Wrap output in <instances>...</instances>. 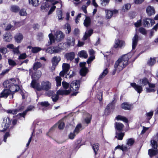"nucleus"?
Listing matches in <instances>:
<instances>
[{
    "label": "nucleus",
    "instance_id": "nucleus-1",
    "mask_svg": "<svg viewBox=\"0 0 158 158\" xmlns=\"http://www.w3.org/2000/svg\"><path fill=\"white\" fill-rule=\"evenodd\" d=\"M31 87L38 91H48L51 88V83L48 81H44L41 83L40 85L36 80L33 79L31 84Z\"/></svg>",
    "mask_w": 158,
    "mask_h": 158
},
{
    "label": "nucleus",
    "instance_id": "nucleus-2",
    "mask_svg": "<svg viewBox=\"0 0 158 158\" xmlns=\"http://www.w3.org/2000/svg\"><path fill=\"white\" fill-rule=\"evenodd\" d=\"M128 60L127 55L122 56L115 62L114 65V68H117L119 72L121 71L127 65Z\"/></svg>",
    "mask_w": 158,
    "mask_h": 158
},
{
    "label": "nucleus",
    "instance_id": "nucleus-3",
    "mask_svg": "<svg viewBox=\"0 0 158 158\" xmlns=\"http://www.w3.org/2000/svg\"><path fill=\"white\" fill-rule=\"evenodd\" d=\"M55 38L52 33L49 34L48 37L50 41L48 42V45H50L55 42V40L57 42H59L62 40L65 37L64 34L60 31H57L55 34Z\"/></svg>",
    "mask_w": 158,
    "mask_h": 158
},
{
    "label": "nucleus",
    "instance_id": "nucleus-4",
    "mask_svg": "<svg viewBox=\"0 0 158 158\" xmlns=\"http://www.w3.org/2000/svg\"><path fill=\"white\" fill-rule=\"evenodd\" d=\"M16 81L19 82V80L18 79L15 80L14 78H12L9 80H7L5 81L3 83V85L6 88H8L9 89L12 84L15 83Z\"/></svg>",
    "mask_w": 158,
    "mask_h": 158
},
{
    "label": "nucleus",
    "instance_id": "nucleus-5",
    "mask_svg": "<svg viewBox=\"0 0 158 158\" xmlns=\"http://www.w3.org/2000/svg\"><path fill=\"white\" fill-rule=\"evenodd\" d=\"M79 81L75 80L73 81L70 84V88L69 89L70 90V92L71 91L73 90H77L79 87Z\"/></svg>",
    "mask_w": 158,
    "mask_h": 158
},
{
    "label": "nucleus",
    "instance_id": "nucleus-6",
    "mask_svg": "<svg viewBox=\"0 0 158 158\" xmlns=\"http://www.w3.org/2000/svg\"><path fill=\"white\" fill-rule=\"evenodd\" d=\"M10 122H11L9 118L8 117H5L3 118L2 125V126H4V130L1 131L2 132H3L6 130L7 128L9 127Z\"/></svg>",
    "mask_w": 158,
    "mask_h": 158
},
{
    "label": "nucleus",
    "instance_id": "nucleus-7",
    "mask_svg": "<svg viewBox=\"0 0 158 158\" xmlns=\"http://www.w3.org/2000/svg\"><path fill=\"white\" fill-rule=\"evenodd\" d=\"M125 45V44L124 41L120 40L118 39H116L115 40L114 47L115 48H121L124 47Z\"/></svg>",
    "mask_w": 158,
    "mask_h": 158
},
{
    "label": "nucleus",
    "instance_id": "nucleus-8",
    "mask_svg": "<svg viewBox=\"0 0 158 158\" xmlns=\"http://www.w3.org/2000/svg\"><path fill=\"white\" fill-rule=\"evenodd\" d=\"M86 64V63L85 62H81L80 63V66L82 67L80 70V75L83 76H85L88 73L87 69L85 67Z\"/></svg>",
    "mask_w": 158,
    "mask_h": 158
},
{
    "label": "nucleus",
    "instance_id": "nucleus-9",
    "mask_svg": "<svg viewBox=\"0 0 158 158\" xmlns=\"http://www.w3.org/2000/svg\"><path fill=\"white\" fill-rule=\"evenodd\" d=\"M143 25L146 27H148L150 26H152L154 23L155 21L153 19L150 18H147L143 20Z\"/></svg>",
    "mask_w": 158,
    "mask_h": 158
},
{
    "label": "nucleus",
    "instance_id": "nucleus-10",
    "mask_svg": "<svg viewBox=\"0 0 158 158\" xmlns=\"http://www.w3.org/2000/svg\"><path fill=\"white\" fill-rule=\"evenodd\" d=\"M130 85L137 93L139 94H140L143 90L142 87L141 85L136 84L135 83H131Z\"/></svg>",
    "mask_w": 158,
    "mask_h": 158
},
{
    "label": "nucleus",
    "instance_id": "nucleus-11",
    "mask_svg": "<svg viewBox=\"0 0 158 158\" xmlns=\"http://www.w3.org/2000/svg\"><path fill=\"white\" fill-rule=\"evenodd\" d=\"M139 36L136 34L132 39V48L135 49L137 45L138 41Z\"/></svg>",
    "mask_w": 158,
    "mask_h": 158
},
{
    "label": "nucleus",
    "instance_id": "nucleus-12",
    "mask_svg": "<svg viewBox=\"0 0 158 158\" xmlns=\"http://www.w3.org/2000/svg\"><path fill=\"white\" fill-rule=\"evenodd\" d=\"M11 93V91L9 89H5L2 90L1 93L0 98H6Z\"/></svg>",
    "mask_w": 158,
    "mask_h": 158
},
{
    "label": "nucleus",
    "instance_id": "nucleus-13",
    "mask_svg": "<svg viewBox=\"0 0 158 158\" xmlns=\"http://www.w3.org/2000/svg\"><path fill=\"white\" fill-rule=\"evenodd\" d=\"M34 109V107L32 106H29L27 109L25 111H23L22 113H20L18 114L20 117H23L24 118L27 113L28 111H31Z\"/></svg>",
    "mask_w": 158,
    "mask_h": 158
},
{
    "label": "nucleus",
    "instance_id": "nucleus-14",
    "mask_svg": "<svg viewBox=\"0 0 158 158\" xmlns=\"http://www.w3.org/2000/svg\"><path fill=\"white\" fill-rule=\"evenodd\" d=\"M106 17L107 19H109L112 17L113 14L117 13L118 11L116 10L112 11L107 10H106Z\"/></svg>",
    "mask_w": 158,
    "mask_h": 158
},
{
    "label": "nucleus",
    "instance_id": "nucleus-15",
    "mask_svg": "<svg viewBox=\"0 0 158 158\" xmlns=\"http://www.w3.org/2000/svg\"><path fill=\"white\" fill-rule=\"evenodd\" d=\"M149 88H146V92L147 93H150L154 92L155 90L154 89L155 86V85L153 84H152L149 83H148Z\"/></svg>",
    "mask_w": 158,
    "mask_h": 158
},
{
    "label": "nucleus",
    "instance_id": "nucleus-16",
    "mask_svg": "<svg viewBox=\"0 0 158 158\" xmlns=\"http://www.w3.org/2000/svg\"><path fill=\"white\" fill-rule=\"evenodd\" d=\"M70 93L69 90H59L57 91L56 94L59 95H68Z\"/></svg>",
    "mask_w": 158,
    "mask_h": 158
},
{
    "label": "nucleus",
    "instance_id": "nucleus-17",
    "mask_svg": "<svg viewBox=\"0 0 158 158\" xmlns=\"http://www.w3.org/2000/svg\"><path fill=\"white\" fill-rule=\"evenodd\" d=\"M75 53L74 52H71L66 53L65 55V57L67 60H72L74 58Z\"/></svg>",
    "mask_w": 158,
    "mask_h": 158
},
{
    "label": "nucleus",
    "instance_id": "nucleus-18",
    "mask_svg": "<svg viewBox=\"0 0 158 158\" xmlns=\"http://www.w3.org/2000/svg\"><path fill=\"white\" fill-rule=\"evenodd\" d=\"M121 107L122 109L125 110H130L132 108L131 105L127 102L122 103L121 105Z\"/></svg>",
    "mask_w": 158,
    "mask_h": 158
},
{
    "label": "nucleus",
    "instance_id": "nucleus-19",
    "mask_svg": "<svg viewBox=\"0 0 158 158\" xmlns=\"http://www.w3.org/2000/svg\"><path fill=\"white\" fill-rule=\"evenodd\" d=\"M23 38V35L21 33L17 34L15 36V41L17 43H20Z\"/></svg>",
    "mask_w": 158,
    "mask_h": 158
},
{
    "label": "nucleus",
    "instance_id": "nucleus-20",
    "mask_svg": "<svg viewBox=\"0 0 158 158\" xmlns=\"http://www.w3.org/2000/svg\"><path fill=\"white\" fill-rule=\"evenodd\" d=\"M146 12L148 15H151L155 13L154 9L153 7L149 6L146 9Z\"/></svg>",
    "mask_w": 158,
    "mask_h": 158
},
{
    "label": "nucleus",
    "instance_id": "nucleus-21",
    "mask_svg": "<svg viewBox=\"0 0 158 158\" xmlns=\"http://www.w3.org/2000/svg\"><path fill=\"white\" fill-rule=\"evenodd\" d=\"M3 39L6 42H10L12 39V37L10 33H6L3 35Z\"/></svg>",
    "mask_w": 158,
    "mask_h": 158
},
{
    "label": "nucleus",
    "instance_id": "nucleus-22",
    "mask_svg": "<svg viewBox=\"0 0 158 158\" xmlns=\"http://www.w3.org/2000/svg\"><path fill=\"white\" fill-rule=\"evenodd\" d=\"M93 30L90 29L87 31H86L84 36L83 40H86L88 37H89L93 34Z\"/></svg>",
    "mask_w": 158,
    "mask_h": 158
},
{
    "label": "nucleus",
    "instance_id": "nucleus-23",
    "mask_svg": "<svg viewBox=\"0 0 158 158\" xmlns=\"http://www.w3.org/2000/svg\"><path fill=\"white\" fill-rule=\"evenodd\" d=\"M61 60L60 57L59 56H54L52 59V64L58 65V63Z\"/></svg>",
    "mask_w": 158,
    "mask_h": 158
},
{
    "label": "nucleus",
    "instance_id": "nucleus-24",
    "mask_svg": "<svg viewBox=\"0 0 158 158\" xmlns=\"http://www.w3.org/2000/svg\"><path fill=\"white\" fill-rule=\"evenodd\" d=\"M67 43L70 47L74 46L75 44V39L73 37H70L68 38Z\"/></svg>",
    "mask_w": 158,
    "mask_h": 158
},
{
    "label": "nucleus",
    "instance_id": "nucleus-25",
    "mask_svg": "<svg viewBox=\"0 0 158 158\" xmlns=\"http://www.w3.org/2000/svg\"><path fill=\"white\" fill-rule=\"evenodd\" d=\"M78 56L80 57L84 58H86L88 57L87 52L84 50H82L78 53Z\"/></svg>",
    "mask_w": 158,
    "mask_h": 158
},
{
    "label": "nucleus",
    "instance_id": "nucleus-26",
    "mask_svg": "<svg viewBox=\"0 0 158 158\" xmlns=\"http://www.w3.org/2000/svg\"><path fill=\"white\" fill-rule=\"evenodd\" d=\"M11 92L12 91V92H15L18 91L19 89V86L15 84H12L10 88Z\"/></svg>",
    "mask_w": 158,
    "mask_h": 158
},
{
    "label": "nucleus",
    "instance_id": "nucleus-27",
    "mask_svg": "<svg viewBox=\"0 0 158 158\" xmlns=\"http://www.w3.org/2000/svg\"><path fill=\"white\" fill-rule=\"evenodd\" d=\"M112 106V102L108 104L105 109L104 111V115H109L110 112V108Z\"/></svg>",
    "mask_w": 158,
    "mask_h": 158
},
{
    "label": "nucleus",
    "instance_id": "nucleus-28",
    "mask_svg": "<svg viewBox=\"0 0 158 158\" xmlns=\"http://www.w3.org/2000/svg\"><path fill=\"white\" fill-rule=\"evenodd\" d=\"M91 19L89 17L86 16V18L84 21V25L86 27H89L90 24Z\"/></svg>",
    "mask_w": 158,
    "mask_h": 158
},
{
    "label": "nucleus",
    "instance_id": "nucleus-29",
    "mask_svg": "<svg viewBox=\"0 0 158 158\" xmlns=\"http://www.w3.org/2000/svg\"><path fill=\"white\" fill-rule=\"evenodd\" d=\"M42 66V64L40 62H36L34 63L33 66V69L36 71L38 69L41 68Z\"/></svg>",
    "mask_w": 158,
    "mask_h": 158
},
{
    "label": "nucleus",
    "instance_id": "nucleus-30",
    "mask_svg": "<svg viewBox=\"0 0 158 158\" xmlns=\"http://www.w3.org/2000/svg\"><path fill=\"white\" fill-rule=\"evenodd\" d=\"M82 127L81 124H78L73 131L77 135V134L79 132L83 129L82 128Z\"/></svg>",
    "mask_w": 158,
    "mask_h": 158
},
{
    "label": "nucleus",
    "instance_id": "nucleus-31",
    "mask_svg": "<svg viewBox=\"0 0 158 158\" xmlns=\"http://www.w3.org/2000/svg\"><path fill=\"white\" fill-rule=\"evenodd\" d=\"M116 118L118 120H122L126 123H127L128 122V120L126 118L121 115H118L116 117Z\"/></svg>",
    "mask_w": 158,
    "mask_h": 158
},
{
    "label": "nucleus",
    "instance_id": "nucleus-32",
    "mask_svg": "<svg viewBox=\"0 0 158 158\" xmlns=\"http://www.w3.org/2000/svg\"><path fill=\"white\" fill-rule=\"evenodd\" d=\"M123 125L119 123H115V127L119 131L122 130L123 127Z\"/></svg>",
    "mask_w": 158,
    "mask_h": 158
},
{
    "label": "nucleus",
    "instance_id": "nucleus-33",
    "mask_svg": "<svg viewBox=\"0 0 158 158\" xmlns=\"http://www.w3.org/2000/svg\"><path fill=\"white\" fill-rule=\"evenodd\" d=\"M139 83L140 84L143 85H146L148 84L149 82L148 79L146 78H144L140 79L139 81Z\"/></svg>",
    "mask_w": 158,
    "mask_h": 158
},
{
    "label": "nucleus",
    "instance_id": "nucleus-34",
    "mask_svg": "<svg viewBox=\"0 0 158 158\" xmlns=\"http://www.w3.org/2000/svg\"><path fill=\"white\" fill-rule=\"evenodd\" d=\"M29 2L30 4L34 6H37L39 4L38 0H29Z\"/></svg>",
    "mask_w": 158,
    "mask_h": 158
},
{
    "label": "nucleus",
    "instance_id": "nucleus-35",
    "mask_svg": "<svg viewBox=\"0 0 158 158\" xmlns=\"http://www.w3.org/2000/svg\"><path fill=\"white\" fill-rule=\"evenodd\" d=\"M92 148L93 149L95 154L96 155L97 153V152L99 149V144L98 143L93 144L92 145Z\"/></svg>",
    "mask_w": 158,
    "mask_h": 158
},
{
    "label": "nucleus",
    "instance_id": "nucleus-36",
    "mask_svg": "<svg viewBox=\"0 0 158 158\" xmlns=\"http://www.w3.org/2000/svg\"><path fill=\"white\" fill-rule=\"evenodd\" d=\"M56 81V85L57 87L60 86L61 85V81L62 79L60 76H57L55 78Z\"/></svg>",
    "mask_w": 158,
    "mask_h": 158
},
{
    "label": "nucleus",
    "instance_id": "nucleus-37",
    "mask_svg": "<svg viewBox=\"0 0 158 158\" xmlns=\"http://www.w3.org/2000/svg\"><path fill=\"white\" fill-rule=\"evenodd\" d=\"M116 135L115 138H117L118 140H121L122 139L124 134L122 132L118 133L117 132H116Z\"/></svg>",
    "mask_w": 158,
    "mask_h": 158
},
{
    "label": "nucleus",
    "instance_id": "nucleus-38",
    "mask_svg": "<svg viewBox=\"0 0 158 158\" xmlns=\"http://www.w3.org/2000/svg\"><path fill=\"white\" fill-rule=\"evenodd\" d=\"M108 71L107 69L104 70L103 72L100 75L99 79H101L104 77L108 73Z\"/></svg>",
    "mask_w": 158,
    "mask_h": 158
},
{
    "label": "nucleus",
    "instance_id": "nucleus-39",
    "mask_svg": "<svg viewBox=\"0 0 158 158\" xmlns=\"http://www.w3.org/2000/svg\"><path fill=\"white\" fill-rule=\"evenodd\" d=\"M10 9L11 11L13 12H17L19 11V8L17 6L12 5L11 6Z\"/></svg>",
    "mask_w": 158,
    "mask_h": 158
},
{
    "label": "nucleus",
    "instance_id": "nucleus-40",
    "mask_svg": "<svg viewBox=\"0 0 158 158\" xmlns=\"http://www.w3.org/2000/svg\"><path fill=\"white\" fill-rule=\"evenodd\" d=\"M63 70L67 72L69 69V65L68 64L63 63L62 65Z\"/></svg>",
    "mask_w": 158,
    "mask_h": 158
},
{
    "label": "nucleus",
    "instance_id": "nucleus-41",
    "mask_svg": "<svg viewBox=\"0 0 158 158\" xmlns=\"http://www.w3.org/2000/svg\"><path fill=\"white\" fill-rule=\"evenodd\" d=\"M131 7V5L130 4H125L123 7L122 10L125 12L128 10Z\"/></svg>",
    "mask_w": 158,
    "mask_h": 158
},
{
    "label": "nucleus",
    "instance_id": "nucleus-42",
    "mask_svg": "<svg viewBox=\"0 0 158 158\" xmlns=\"http://www.w3.org/2000/svg\"><path fill=\"white\" fill-rule=\"evenodd\" d=\"M157 152V151L152 149H149L148 151V154L150 156H152L156 155Z\"/></svg>",
    "mask_w": 158,
    "mask_h": 158
},
{
    "label": "nucleus",
    "instance_id": "nucleus-43",
    "mask_svg": "<svg viewBox=\"0 0 158 158\" xmlns=\"http://www.w3.org/2000/svg\"><path fill=\"white\" fill-rule=\"evenodd\" d=\"M41 75L42 73L41 71L40 70H38L34 74V78L38 79L41 77Z\"/></svg>",
    "mask_w": 158,
    "mask_h": 158
},
{
    "label": "nucleus",
    "instance_id": "nucleus-44",
    "mask_svg": "<svg viewBox=\"0 0 158 158\" xmlns=\"http://www.w3.org/2000/svg\"><path fill=\"white\" fill-rule=\"evenodd\" d=\"M134 143V140L132 138H130L127 140V144L128 146H132Z\"/></svg>",
    "mask_w": 158,
    "mask_h": 158
},
{
    "label": "nucleus",
    "instance_id": "nucleus-45",
    "mask_svg": "<svg viewBox=\"0 0 158 158\" xmlns=\"http://www.w3.org/2000/svg\"><path fill=\"white\" fill-rule=\"evenodd\" d=\"M156 62V60L155 58H150L148 62V64L150 66L153 65Z\"/></svg>",
    "mask_w": 158,
    "mask_h": 158
},
{
    "label": "nucleus",
    "instance_id": "nucleus-46",
    "mask_svg": "<svg viewBox=\"0 0 158 158\" xmlns=\"http://www.w3.org/2000/svg\"><path fill=\"white\" fill-rule=\"evenodd\" d=\"M43 50H45L46 52L48 53L51 54L54 53L53 47L48 48L47 49H43Z\"/></svg>",
    "mask_w": 158,
    "mask_h": 158
},
{
    "label": "nucleus",
    "instance_id": "nucleus-47",
    "mask_svg": "<svg viewBox=\"0 0 158 158\" xmlns=\"http://www.w3.org/2000/svg\"><path fill=\"white\" fill-rule=\"evenodd\" d=\"M151 144L152 147L154 149H156L158 147V144L157 142L153 140L151 141Z\"/></svg>",
    "mask_w": 158,
    "mask_h": 158
},
{
    "label": "nucleus",
    "instance_id": "nucleus-48",
    "mask_svg": "<svg viewBox=\"0 0 158 158\" xmlns=\"http://www.w3.org/2000/svg\"><path fill=\"white\" fill-rule=\"evenodd\" d=\"M18 112V110L16 109L10 110H8L7 111V113H8L11 114H16Z\"/></svg>",
    "mask_w": 158,
    "mask_h": 158
},
{
    "label": "nucleus",
    "instance_id": "nucleus-49",
    "mask_svg": "<svg viewBox=\"0 0 158 158\" xmlns=\"http://www.w3.org/2000/svg\"><path fill=\"white\" fill-rule=\"evenodd\" d=\"M64 126V122L61 120L60 121L58 122V128L59 129H62Z\"/></svg>",
    "mask_w": 158,
    "mask_h": 158
},
{
    "label": "nucleus",
    "instance_id": "nucleus-50",
    "mask_svg": "<svg viewBox=\"0 0 158 158\" xmlns=\"http://www.w3.org/2000/svg\"><path fill=\"white\" fill-rule=\"evenodd\" d=\"M41 50V48L39 47L32 48L31 52L33 53H36Z\"/></svg>",
    "mask_w": 158,
    "mask_h": 158
},
{
    "label": "nucleus",
    "instance_id": "nucleus-51",
    "mask_svg": "<svg viewBox=\"0 0 158 158\" xmlns=\"http://www.w3.org/2000/svg\"><path fill=\"white\" fill-rule=\"evenodd\" d=\"M109 1L110 0H101V4L102 6H106L108 4Z\"/></svg>",
    "mask_w": 158,
    "mask_h": 158
},
{
    "label": "nucleus",
    "instance_id": "nucleus-52",
    "mask_svg": "<svg viewBox=\"0 0 158 158\" xmlns=\"http://www.w3.org/2000/svg\"><path fill=\"white\" fill-rule=\"evenodd\" d=\"M91 119V116L89 114H88L87 117L85 118V122L88 124L90 123Z\"/></svg>",
    "mask_w": 158,
    "mask_h": 158
},
{
    "label": "nucleus",
    "instance_id": "nucleus-53",
    "mask_svg": "<svg viewBox=\"0 0 158 158\" xmlns=\"http://www.w3.org/2000/svg\"><path fill=\"white\" fill-rule=\"evenodd\" d=\"M19 49V46L17 47L14 48L13 49V52L14 54L19 55V54H20V52Z\"/></svg>",
    "mask_w": 158,
    "mask_h": 158
},
{
    "label": "nucleus",
    "instance_id": "nucleus-54",
    "mask_svg": "<svg viewBox=\"0 0 158 158\" xmlns=\"http://www.w3.org/2000/svg\"><path fill=\"white\" fill-rule=\"evenodd\" d=\"M57 16L59 20L62 19V12L61 10H59L57 11Z\"/></svg>",
    "mask_w": 158,
    "mask_h": 158
},
{
    "label": "nucleus",
    "instance_id": "nucleus-55",
    "mask_svg": "<svg viewBox=\"0 0 158 158\" xmlns=\"http://www.w3.org/2000/svg\"><path fill=\"white\" fill-rule=\"evenodd\" d=\"M19 14L21 16H25L27 15L26 10L24 9H22L19 11Z\"/></svg>",
    "mask_w": 158,
    "mask_h": 158
},
{
    "label": "nucleus",
    "instance_id": "nucleus-56",
    "mask_svg": "<svg viewBox=\"0 0 158 158\" xmlns=\"http://www.w3.org/2000/svg\"><path fill=\"white\" fill-rule=\"evenodd\" d=\"M65 28L67 30L68 32H66V33L69 34L71 31V27L70 25L68 23H66L64 26Z\"/></svg>",
    "mask_w": 158,
    "mask_h": 158
},
{
    "label": "nucleus",
    "instance_id": "nucleus-57",
    "mask_svg": "<svg viewBox=\"0 0 158 158\" xmlns=\"http://www.w3.org/2000/svg\"><path fill=\"white\" fill-rule=\"evenodd\" d=\"M7 52V49L6 48L1 47L0 48V52L3 54H6Z\"/></svg>",
    "mask_w": 158,
    "mask_h": 158
},
{
    "label": "nucleus",
    "instance_id": "nucleus-58",
    "mask_svg": "<svg viewBox=\"0 0 158 158\" xmlns=\"http://www.w3.org/2000/svg\"><path fill=\"white\" fill-rule=\"evenodd\" d=\"M8 62L10 65L15 66L16 65V62L14 60L11 59H8Z\"/></svg>",
    "mask_w": 158,
    "mask_h": 158
},
{
    "label": "nucleus",
    "instance_id": "nucleus-59",
    "mask_svg": "<svg viewBox=\"0 0 158 158\" xmlns=\"http://www.w3.org/2000/svg\"><path fill=\"white\" fill-rule=\"evenodd\" d=\"M53 48L54 51V53H59L61 52V50L59 49V47L58 46L53 47Z\"/></svg>",
    "mask_w": 158,
    "mask_h": 158
},
{
    "label": "nucleus",
    "instance_id": "nucleus-60",
    "mask_svg": "<svg viewBox=\"0 0 158 158\" xmlns=\"http://www.w3.org/2000/svg\"><path fill=\"white\" fill-rule=\"evenodd\" d=\"M139 31L140 33L143 35H145L147 34L146 30L143 27H140L139 28Z\"/></svg>",
    "mask_w": 158,
    "mask_h": 158
},
{
    "label": "nucleus",
    "instance_id": "nucleus-61",
    "mask_svg": "<svg viewBox=\"0 0 158 158\" xmlns=\"http://www.w3.org/2000/svg\"><path fill=\"white\" fill-rule=\"evenodd\" d=\"M59 97L57 94H55L52 95V101L54 102H55L58 99Z\"/></svg>",
    "mask_w": 158,
    "mask_h": 158
},
{
    "label": "nucleus",
    "instance_id": "nucleus-62",
    "mask_svg": "<svg viewBox=\"0 0 158 158\" xmlns=\"http://www.w3.org/2000/svg\"><path fill=\"white\" fill-rule=\"evenodd\" d=\"M39 104L43 106L47 107L49 105V104L48 102L45 101L39 102Z\"/></svg>",
    "mask_w": 158,
    "mask_h": 158
},
{
    "label": "nucleus",
    "instance_id": "nucleus-63",
    "mask_svg": "<svg viewBox=\"0 0 158 158\" xmlns=\"http://www.w3.org/2000/svg\"><path fill=\"white\" fill-rule=\"evenodd\" d=\"M27 55L25 53H23L20 55L18 59L19 60L24 59L27 57Z\"/></svg>",
    "mask_w": 158,
    "mask_h": 158
},
{
    "label": "nucleus",
    "instance_id": "nucleus-64",
    "mask_svg": "<svg viewBox=\"0 0 158 158\" xmlns=\"http://www.w3.org/2000/svg\"><path fill=\"white\" fill-rule=\"evenodd\" d=\"M62 85L63 88L65 89H68L69 86V84L65 81H63Z\"/></svg>",
    "mask_w": 158,
    "mask_h": 158
}]
</instances>
